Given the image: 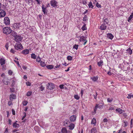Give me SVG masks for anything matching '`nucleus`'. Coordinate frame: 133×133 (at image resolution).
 I'll use <instances>...</instances> for the list:
<instances>
[{"label": "nucleus", "mask_w": 133, "mask_h": 133, "mask_svg": "<svg viewBox=\"0 0 133 133\" xmlns=\"http://www.w3.org/2000/svg\"><path fill=\"white\" fill-rule=\"evenodd\" d=\"M12 31L10 27H6L3 29V32L6 35H8L11 33Z\"/></svg>", "instance_id": "nucleus-1"}, {"label": "nucleus", "mask_w": 133, "mask_h": 133, "mask_svg": "<svg viewBox=\"0 0 133 133\" xmlns=\"http://www.w3.org/2000/svg\"><path fill=\"white\" fill-rule=\"evenodd\" d=\"M103 106L104 103H102L96 104L94 109V111L95 114L96 113V112L98 108L99 109H102L103 107Z\"/></svg>", "instance_id": "nucleus-2"}, {"label": "nucleus", "mask_w": 133, "mask_h": 133, "mask_svg": "<svg viewBox=\"0 0 133 133\" xmlns=\"http://www.w3.org/2000/svg\"><path fill=\"white\" fill-rule=\"evenodd\" d=\"M15 48L17 50L22 49H23V46L22 44L19 42L16 44L14 46Z\"/></svg>", "instance_id": "nucleus-3"}, {"label": "nucleus", "mask_w": 133, "mask_h": 133, "mask_svg": "<svg viewBox=\"0 0 133 133\" xmlns=\"http://www.w3.org/2000/svg\"><path fill=\"white\" fill-rule=\"evenodd\" d=\"M79 41L80 42H83V44L84 45L86 44L87 42V40L86 39V38L83 36L79 37Z\"/></svg>", "instance_id": "nucleus-4"}, {"label": "nucleus", "mask_w": 133, "mask_h": 133, "mask_svg": "<svg viewBox=\"0 0 133 133\" xmlns=\"http://www.w3.org/2000/svg\"><path fill=\"white\" fill-rule=\"evenodd\" d=\"M4 23L6 25H9L10 24V20L8 17H6L4 18Z\"/></svg>", "instance_id": "nucleus-5"}, {"label": "nucleus", "mask_w": 133, "mask_h": 133, "mask_svg": "<svg viewBox=\"0 0 133 133\" xmlns=\"http://www.w3.org/2000/svg\"><path fill=\"white\" fill-rule=\"evenodd\" d=\"M14 36L15 37V40L16 42L20 41L22 39V37L20 35H17L15 36L14 35Z\"/></svg>", "instance_id": "nucleus-6"}, {"label": "nucleus", "mask_w": 133, "mask_h": 133, "mask_svg": "<svg viewBox=\"0 0 133 133\" xmlns=\"http://www.w3.org/2000/svg\"><path fill=\"white\" fill-rule=\"evenodd\" d=\"M47 87V89L50 90L52 89L55 87L54 84L51 83H48Z\"/></svg>", "instance_id": "nucleus-7"}, {"label": "nucleus", "mask_w": 133, "mask_h": 133, "mask_svg": "<svg viewBox=\"0 0 133 133\" xmlns=\"http://www.w3.org/2000/svg\"><path fill=\"white\" fill-rule=\"evenodd\" d=\"M6 14V12L2 9H0V17H4Z\"/></svg>", "instance_id": "nucleus-8"}, {"label": "nucleus", "mask_w": 133, "mask_h": 133, "mask_svg": "<svg viewBox=\"0 0 133 133\" xmlns=\"http://www.w3.org/2000/svg\"><path fill=\"white\" fill-rule=\"evenodd\" d=\"M21 26V24L19 23H14L13 24V27L16 29H18Z\"/></svg>", "instance_id": "nucleus-9"}, {"label": "nucleus", "mask_w": 133, "mask_h": 133, "mask_svg": "<svg viewBox=\"0 0 133 133\" xmlns=\"http://www.w3.org/2000/svg\"><path fill=\"white\" fill-rule=\"evenodd\" d=\"M57 2L55 0H52L50 1L51 5L53 7L57 6Z\"/></svg>", "instance_id": "nucleus-10"}, {"label": "nucleus", "mask_w": 133, "mask_h": 133, "mask_svg": "<svg viewBox=\"0 0 133 133\" xmlns=\"http://www.w3.org/2000/svg\"><path fill=\"white\" fill-rule=\"evenodd\" d=\"M3 82L6 85H7L9 83L8 78L6 77H5L4 78Z\"/></svg>", "instance_id": "nucleus-11"}, {"label": "nucleus", "mask_w": 133, "mask_h": 133, "mask_svg": "<svg viewBox=\"0 0 133 133\" xmlns=\"http://www.w3.org/2000/svg\"><path fill=\"white\" fill-rule=\"evenodd\" d=\"M107 26L106 25L105 23H103L100 26V29L101 30H105L107 28Z\"/></svg>", "instance_id": "nucleus-12"}, {"label": "nucleus", "mask_w": 133, "mask_h": 133, "mask_svg": "<svg viewBox=\"0 0 133 133\" xmlns=\"http://www.w3.org/2000/svg\"><path fill=\"white\" fill-rule=\"evenodd\" d=\"M76 116L73 115L71 116L70 117V120L72 122H74L76 120Z\"/></svg>", "instance_id": "nucleus-13"}, {"label": "nucleus", "mask_w": 133, "mask_h": 133, "mask_svg": "<svg viewBox=\"0 0 133 133\" xmlns=\"http://www.w3.org/2000/svg\"><path fill=\"white\" fill-rule=\"evenodd\" d=\"M5 60L4 58H1L0 59V62L1 65H2L5 63Z\"/></svg>", "instance_id": "nucleus-14"}, {"label": "nucleus", "mask_w": 133, "mask_h": 133, "mask_svg": "<svg viewBox=\"0 0 133 133\" xmlns=\"http://www.w3.org/2000/svg\"><path fill=\"white\" fill-rule=\"evenodd\" d=\"M116 111L119 113L120 114H122L124 111L120 108H117L116 109Z\"/></svg>", "instance_id": "nucleus-15"}, {"label": "nucleus", "mask_w": 133, "mask_h": 133, "mask_svg": "<svg viewBox=\"0 0 133 133\" xmlns=\"http://www.w3.org/2000/svg\"><path fill=\"white\" fill-rule=\"evenodd\" d=\"M123 123L122 124V126L124 127H127L128 125V122L124 120H123Z\"/></svg>", "instance_id": "nucleus-16"}, {"label": "nucleus", "mask_w": 133, "mask_h": 133, "mask_svg": "<svg viewBox=\"0 0 133 133\" xmlns=\"http://www.w3.org/2000/svg\"><path fill=\"white\" fill-rule=\"evenodd\" d=\"M29 53V51L28 49H25L23 50L22 51V53L24 55H26L28 54Z\"/></svg>", "instance_id": "nucleus-17"}, {"label": "nucleus", "mask_w": 133, "mask_h": 133, "mask_svg": "<svg viewBox=\"0 0 133 133\" xmlns=\"http://www.w3.org/2000/svg\"><path fill=\"white\" fill-rule=\"evenodd\" d=\"M68 126L69 127V129L72 130L74 129L75 127V125L73 123H71Z\"/></svg>", "instance_id": "nucleus-18"}, {"label": "nucleus", "mask_w": 133, "mask_h": 133, "mask_svg": "<svg viewBox=\"0 0 133 133\" xmlns=\"http://www.w3.org/2000/svg\"><path fill=\"white\" fill-rule=\"evenodd\" d=\"M96 120L95 118H93L91 121V124H93L94 126H95L96 124Z\"/></svg>", "instance_id": "nucleus-19"}, {"label": "nucleus", "mask_w": 133, "mask_h": 133, "mask_svg": "<svg viewBox=\"0 0 133 133\" xmlns=\"http://www.w3.org/2000/svg\"><path fill=\"white\" fill-rule=\"evenodd\" d=\"M98 78L97 77L94 76L93 77H91L90 79L93 81L94 82H96Z\"/></svg>", "instance_id": "nucleus-20"}, {"label": "nucleus", "mask_w": 133, "mask_h": 133, "mask_svg": "<svg viewBox=\"0 0 133 133\" xmlns=\"http://www.w3.org/2000/svg\"><path fill=\"white\" fill-rule=\"evenodd\" d=\"M107 37L108 38L111 39H112L113 37V36L111 33H108L107 34Z\"/></svg>", "instance_id": "nucleus-21"}, {"label": "nucleus", "mask_w": 133, "mask_h": 133, "mask_svg": "<svg viewBox=\"0 0 133 133\" xmlns=\"http://www.w3.org/2000/svg\"><path fill=\"white\" fill-rule=\"evenodd\" d=\"M16 96L15 94H12L10 96V99L11 100L16 98Z\"/></svg>", "instance_id": "nucleus-22"}, {"label": "nucleus", "mask_w": 133, "mask_h": 133, "mask_svg": "<svg viewBox=\"0 0 133 133\" xmlns=\"http://www.w3.org/2000/svg\"><path fill=\"white\" fill-rule=\"evenodd\" d=\"M97 132L96 129L95 127H94L91 130V133H95Z\"/></svg>", "instance_id": "nucleus-23"}, {"label": "nucleus", "mask_w": 133, "mask_h": 133, "mask_svg": "<svg viewBox=\"0 0 133 133\" xmlns=\"http://www.w3.org/2000/svg\"><path fill=\"white\" fill-rule=\"evenodd\" d=\"M47 68L49 69H52L54 67V66L51 65H48L46 66Z\"/></svg>", "instance_id": "nucleus-24"}, {"label": "nucleus", "mask_w": 133, "mask_h": 133, "mask_svg": "<svg viewBox=\"0 0 133 133\" xmlns=\"http://www.w3.org/2000/svg\"><path fill=\"white\" fill-rule=\"evenodd\" d=\"M126 51L127 53L129 54L130 55H131L132 53V50H131L130 48L127 49Z\"/></svg>", "instance_id": "nucleus-25"}, {"label": "nucleus", "mask_w": 133, "mask_h": 133, "mask_svg": "<svg viewBox=\"0 0 133 133\" xmlns=\"http://www.w3.org/2000/svg\"><path fill=\"white\" fill-rule=\"evenodd\" d=\"M88 6L89 8H92L93 7L92 3L91 2H89Z\"/></svg>", "instance_id": "nucleus-26"}, {"label": "nucleus", "mask_w": 133, "mask_h": 133, "mask_svg": "<svg viewBox=\"0 0 133 133\" xmlns=\"http://www.w3.org/2000/svg\"><path fill=\"white\" fill-rule=\"evenodd\" d=\"M103 61H100L97 62V64L99 66H101L103 65Z\"/></svg>", "instance_id": "nucleus-27"}, {"label": "nucleus", "mask_w": 133, "mask_h": 133, "mask_svg": "<svg viewBox=\"0 0 133 133\" xmlns=\"http://www.w3.org/2000/svg\"><path fill=\"white\" fill-rule=\"evenodd\" d=\"M67 130L66 128L64 127L62 129V132L63 133H66V132H67Z\"/></svg>", "instance_id": "nucleus-28"}, {"label": "nucleus", "mask_w": 133, "mask_h": 133, "mask_svg": "<svg viewBox=\"0 0 133 133\" xmlns=\"http://www.w3.org/2000/svg\"><path fill=\"white\" fill-rule=\"evenodd\" d=\"M41 65L43 67H44L46 65L45 64L44 62L41 61L40 62Z\"/></svg>", "instance_id": "nucleus-29"}, {"label": "nucleus", "mask_w": 133, "mask_h": 133, "mask_svg": "<svg viewBox=\"0 0 133 133\" xmlns=\"http://www.w3.org/2000/svg\"><path fill=\"white\" fill-rule=\"evenodd\" d=\"M31 55V57L32 58L34 59H36V58L37 57L34 54H32Z\"/></svg>", "instance_id": "nucleus-30"}, {"label": "nucleus", "mask_w": 133, "mask_h": 133, "mask_svg": "<svg viewBox=\"0 0 133 133\" xmlns=\"http://www.w3.org/2000/svg\"><path fill=\"white\" fill-rule=\"evenodd\" d=\"M42 8V11L45 14L46 13V8L44 7V5H43Z\"/></svg>", "instance_id": "nucleus-31"}, {"label": "nucleus", "mask_w": 133, "mask_h": 133, "mask_svg": "<svg viewBox=\"0 0 133 133\" xmlns=\"http://www.w3.org/2000/svg\"><path fill=\"white\" fill-rule=\"evenodd\" d=\"M13 126L15 128L18 127H19V124L16 123H14L13 124Z\"/></svg>", "instance_id": "nucleus-32"}, {"label": "nucleus", "mask_w": 133, "mask_h": 133, "mask_svg": "<svg viewBox=\"0 0 133 133\" xmlns=\"http://www.w3.org/2000/svg\"><path fill=\"white\" fill-rule=\"evenodd\" d=\"M127 98L128 99L131 98V97L133 98V94L132 95L130 94H128V96L127 97Z\"/></svg>", "instance_id": "nucleus-33"}, {"label": "nucleus", "mask_w": 133, "mask_h": 133, "mask_svg": "<svg viewBox=\"0 0 133 133\" xmlns=\"http://www.w3.org/2000/svg\"><path fill=\"white\" fill-rule=\"evenodd\" d=\"M28 103V102L26 101H23L22 102V104L24 106L26 105Z\"/></svg>", "instance_id": "nucleus-34"}, {"label": "nucleus", "mask_w": 133, "mask_h": 133, "mask_svg": "<svg viewBox=\"0 0 133 133\" xmlns=\"http://www.w3.org/2000/svg\"><path fill=\"white\" fill-rule=\"evenodd\" d=\"M109 22V21L108 19L106 18L105 19L104 21V23L106 24H108Z\"/></svg>", "instance_id": "nucleus-35"}, {"label": "nucleus", "mask_w": 133, "mask_h": 133, "mask_svg": "<svg viewBox=\"0 0 133 133\" xmlns=\"http://www.w3.org/2000/svg\"><path fill=\"white\" fill-rule=\"evenodd\" d=\"M78 45L75 44L73 46V48L75 49L76 50H77L78 49Z\"/></svg>", "instance_id": "nucleus-36"}, {"label": "nucleus", "mask_w": 133, "mask_h": 133, "mask_svg": "<svg viewBox=\"0 0 133 133\" xmlns=\"http://www.w3.org/2000/svg\"><path fill=\"white\" fill-rule=\"evenodd\" d=\"M67 59L69 61H71L72 59V57L70 56H69L67 57Z\"/></svg>", "instance_id": "nucleus-37"}, {"label": "nucleus", "mask_w": 133, "mask_h": 133, "mask_svg": "<svg viewBox=\"0 0 133 133\" xmlns=\"http://www.w3.org/2000/svg\"><path fill=\"white\" fill-rule=\"evenodd\" d=\"M133 17L132 16L130 15V17L128 18V22H130L131 20V19Z\"/></svg>", "instance_id": "nucleus-38"}, {"label": "nucleus", "mask_w": 133, "mask_h": 133, "mask_svg": "<svg viewBox=\"0 0 133 133\" xmlns=\"http://www.w3.org/2000/svg\"><path fill=\"white\" fill-rule=\"evenodd\" d=\"M113 101V99L112 98H108L107 99V102H108L111 103Z\"/></svg>", "instance_id": "nucleus-39"}, {"label": "nucleus", "mask_w": 133, "mask_h": 133, "mask_svg": "<svg viewBox=\"0 0 133 133\" xmlns=\"http://www.w3.org/2000/svg\"><path fill=\"white\" fill-rule=\"evenodd\" d=\"M87 20V17L86 15H85L84 17L83 20L84 21H86Z\"/></svg>", "instance_id": "nucleus-40"}, {"label": "nucleus", "mask_w": 133, "mask_h": 133, "mask_svg": "<svg viewBox=\"0 0 133 133\" xmlns=\"http://www.w3.org/2000/svg\"><path fill=\"white\" fill-rule=\"evenodd\" d=\"M86 27L85 26V25H84L82 28V29L83 31L85 30L86 29Z\"/></svg>", "instance_id": "nucleus-41"}, {"label": "nucleus", "mask_w": 133, "mask_h": 133, "mask_svg": "<svg viewBox=\"0 0 133 133\" xmlns=\"http://www.w3.org/2000/svg\"><path fill=\"white\" fill-rule=\"evenodd\" d=\"M32 94L31 92L28 91L26 94V96H30Z\"/></svg>", "instance_id": "nucleus-42"}, {"label": "nucleus", "mask_w": 133, "mask_h": 133, "mask_svg": "<svg viewBox=\"0 0 133 133\" xmlns=\"http://www.w3.org/2000/svg\"><path fill=\"white\" fill-rule=\"evenodd\" d=\"M74 98L76 99H79V97L78 96V95H75L74 96Z\"/></svg>", "instance_id": "nucleus-43"}, {"label": "nucleus", "mask_w": 133, "mask_h": 133, "mask_svg": "<svg viewBox=\"0 0 133 133\" xmlns=\"http://www.w3.org/2000/svg\"><path fill=\"white\" fill-rule=\"evenodd\" d=\"M114 109V106H110L109 109H108V110H113Z\"/></svg>", "instance_id": "nucleus-44"}, {"label": "nucleus", "mask_w": 133, "mask_h": 133, "mask_svg": "<svg viewBox=\"0 0 133 133\" xmlns=\"http://www.w3.org/2000/svg\"><path fill=\"white\" fill-rule=\"evenodd\" d=\"M41 59L40 57H39L38 56L37 59L36 61L37 62H39L41 61Z\"/></svg>", "instance_id": "nucleus-45"}, {"label": "nucleus", "mask_w": 133, "mask_h": 133, "mask_svg": "<svg viewBox=\"0 0 133 133\" xmlns=\"http://www.w3.org/2000/svg\"><path fill=\"white\" fill-rule=\"evenodd\" d=\"M10 52L14 54L15 52V51L14 49H11L10 50Z\"/></svg>", "instance_id": "nucleus-46"}, {"label": "nucleus", "mask_w": 133, "mask_h": 133, "mask_svg": "<svg viewBox=\"0 0 133 133\" xmlns=\"http://www.w3.org/2000/svg\"><path fill=\"white\" fill-rule=\"evenodd\" d=\"M5 47L6 49V50H8V49L9 47V44L8 43H6L5 46Z\"/></svg>", "instance_id": "nucleus-47"}, {"label": "nucleus", "mask_w": 133, "mask_h": 133, "mask_svg": "<svg viewBox=\"0 0 133 133\" xmlns=\"http://www.w3.org/2000/svg\"><path fill=\"white\" fill-rule=\"evenodd\" d=\"M12 72L11 70H9L8 71V74L10 75H11L12 74Z\"/></svg>", "instance_id": "nucleus-48"}, {"label": "nucleus", "mask_w": 133, "mask_h": 133, "mask_svg": "<svg viewBox=\"0 0 133 133\" xmlns=\"http://www.w3.org/2000/svg\"><path fill=\"white\" fill-rule=\"evenodd\" d=\"M12 36H14V35H15V36H16V33L14 31H12Z\"/></svg>", "instance_id": "nucleus-49"}, {"label": "nucleus", "mask_w": 133, "mask_h": 133, "mask_svg": "<svg viewBox=\"0 0 133 133\" xmlns=\"http://www.w3.org/2000/svg\"><path fill=\"white\" fill-rule=\"evenodd\" d=\"M96 6L98 8H100L101 7V6L98 3H96Z\"/></svg>", "instance_id": "nucleus-50"}, {"label": "nucleus", "mask_w": 133, "mask_h": 133, "mask_svg": "<svg viewBox=\"0 0 133 133\" xmlns=\"http://www.w3.org/2000/svg\"><path fill=\"white\" fill-rule=\"evenodd\" d=\"M40 89L41 91H43V90H44V87H43L42 85L40 87Z\"/></svg>", "instance_id": "nucleus-51"}, {"label": "nucleus", "mask_w": 133, "mask_h": 133, "mask_svg": "<svg viewBox=\"0 0 133 133\" xmlns=\"http://www.w3.org/2000/svg\"><path fill=\"white\" fill-rule=\"evenodd\" d=\"M26 84L27 85L29 86H30L31 85V83L29 82H26Z\"/></svg>", "instance_id": "nucleus-52"}, {"label": "nucleus", "mask_w": 133, "mask_h": 133, "mask_svg": "<svg viewBox=\"0 0 133 133\" xmlns=\"http://www.w3.org/2000/svg\"><path fill=\"white\" fill-rule=\"evenodd\" d=\"M24 116L22 117V120H23L24 119V118H25L26 116V113L25 112H24Z\"/></svg>", "instance_id": "nucleus-53"}, {"label": "nucleus", "mask_w": 133, "mask_h": 133, "mask_svg": "<svg viewBox=\"0 0 133 133\" xmlns=\"http://www.w3.org/2000/svg\"><path fill=\"white\" fill-rule=\"evenodd\" d=\"M64 86V85H61L59 86V87L61 89H63L64 88L63 87Z\"/></svg>", "instance_id": "nucleus-54"}, {"label": "nucleus", "mask_w": 133, "mask_h": 133, "mask_svg": "<svg viewBox=\"0 0 133 133\" xmlns=\"http://www.w3.org/2000/svg\"><path fill=\"white\" fill-rule=\"evenodd\" d=\"M12 114L14 115H15V110H14L13 109H12Z\"/></svg>", "instance_id": "nucleus-55"}, {"label": "nucleus", "mask_w": 133, "mask_h": 133, "mask_svg": "<svg viewBox=\"0 0 133 133\" xmlns=\"http://www.w3.org/2000/svg\"><path fill=\"white\" fill-rule=\"evenodd\" d=\"M97 95V92H96L95 95H94V98L95 99H96Z\"/></svg>", "instance_id": "nucleus-56"}, {"label": "nucleus", "mask_w": 133, "mask_h": 133, "mask_svg": "<svg viewBox=\"0 0 133 133\" xmlns=\"http://www.w3.org/2000/svg\"><path fill=\"white\" fill-rule=\"evenodd\" d=\"M103 121L104 122H107L108 121V120L107 118H105L104 119Z\"/></svg>", "instance_id": "nucleus-57"}, {"label": "nucleus", "mask_w": 133, "mask_h": 133, "mask_svg": "<svg viewBox=\"0 0 133 133\" xmlns=\"http://www.w3.org/2000/svg\"><path fill=\"white\" fill-rule=\"evenodd\" d=\"M60 66V65H57L55 66V68H59Z\"/></svg>", "instance_id": "nucleus-58"}, {"label": "nucleus", "mask_w": 133, "mask_h": 133, "mask_svg": "<svg viewBox=\"0 0 133 133\" xmlns=\"http://www.w3.org/2000/svg\"><path fill=\"white\" fill-rule=\"evenodd\" d=\"M11 120H10V119H9V120H8V122H9V124H11Z\"/></svg>", "instance_id": "nucleus-59"}, {"label": "nucleus", "mask_w": 133, "mask_h": 133, "mask_svg": "<svg viewBox=\"0 0 133 133\" xmlns=\"http://www.w3.org/2000/svg\"><path fill=\"white\" fill-rule=\"evenodd\" d=\"M1 77H4H4H5V74H4V73H3V74H1Z\"/></svg>", "instance_id": "nucleus-60"}, {"label": "nucleus", "mask_w": 133, "mask_h": 133, "mask_svg": "<svg viewBox=\"0 0 133 133\" xmlns=\"http://www.w3.org/2000/svg\"><path fill=\"white\" fill-rule=\"evenodd\" d=\"M14 61H15V62L18 65H19V62L18 61H17L15 60H14Z\"/></svg>", "instance_id": "nucleus-61"}, {"label": "nucleus", "mask_w": 133, "mask_h": 133, "mask_svg": "<svg viewBox=\"0 0 133 133\" xmlns=\"http://www.w3.org/2000/svg\"><path fill=\"white\" fill-rule=\"evenodd\" d=\"M25 1H26L27 2H28V4H29L30 3V1H31V0H26Z\"/></svg>", "instance_id": "nucleus-62"}, {"label": "nucleus", "mask_w": 133, "mask_h": 133, "mask_svg": "<svg viewBox=\"0 0 133 133\" xmlns=\"http://www.w3.org/2000/svg\"><path fill=\"white\" fill-rule=\"evenodd\" d=\"M8 104L9 106H10L12 104V102H9Z\"/></svg>", "instance_id": "nucleus-63"}, {"label": "nucleus", "mask_w": 133, "mask_h": 133, "mask_svg": "<svg viewBox=\"0 0 133 133\" xmlns=\"http://www.w3.org/2000/svg\"><path fill=\"white\" fill-rule=\"evenodd\" d=\"M83 91L82 90H81V96H82L83 95Z\"/></svg>", "instance_id": "nucleus-64"}]
</instances>
